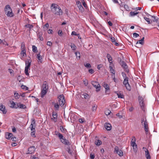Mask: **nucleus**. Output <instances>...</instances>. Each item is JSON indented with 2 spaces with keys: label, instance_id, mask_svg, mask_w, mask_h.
<instances>
[{
  "label": "nucleus",
  "instance_id": "f257e3e1",
  "mask_svg": "<svg viewBox=\"0 0 159 159\" xmlns=\"http://www.w3.org/2000/svg\"><path fill=\"white\" fill-rule=\"evenodd\" d=\"M51 9L52 12L55 14L57 15H61L62 11L60 7L55 4H52Z\"/></svg>",
  "mask_w": 159,
  "mask_h": 159
},
{
  "label": "nucleus",
  "instance_id": "f03ea898",
  "mask_svg": "<svg viewBox=\"0 0 159 159\" xmlns=\"http://www.w3.org/2000/svg\"><path fill=\"white\" fill-rule=\"evenodd\" d=\"M48 89V85L47 82L45 81L41 86L40 95L42 98H43L47 94Z\"/></svg>",
  "mask_w": 159,
  "mask_h": 159
},
{
  "label": "nucleus",
  "instance_id": "7ed1b4c3",
  "mask_svg": "<svg viewBox=\"0 0 159 159\" xmlns=\"http://www.w3.org/2000/svg\"><path fill=\"white\" fill-rule=\"evenodd\" d=\"M55 133L56 135H58L61 142L62 143L65 145H68V146L71 145V143L65 138H64L63 135L61 134L58 133V132H55Z\"/></svg>",
  "mask_w": 159,
  "mask_h": 159
},
{
  "label": "nucleus",
  "instance_id": "20e7f679",
  "mask_svg": "<svg viewBox=\"0 0 159 159\" xmlns=\"http://www.w3.org/2000/svg\"><path fill=\"white\" fill-rule=\"evenodd\" d=\"M141 123L143 126L144 129L145 131L146 134H147L148 131V124L147 121L146 117L143 116L141 119Z\"/></svg>",
  "mask_w": 159,
  "mask_h": 159
},
{
  "label": "nucleus",
  "instance_id": "39448f33",
  "mask_svg": "<svg viewBox=\"0 0 159 159\" xmlns=\"http://www.w3.org/2000/svg\"><path fill=\"white\" fill-rule=\"evenodd\" d=\"M5 14L9 17H11L14 16V14L9 5H6L4 8Z\"/></svg>",
  "mask_w": 159,
  "mask_h": 159
},
{
  "label": "nucleus",
  "instance_id": "423d86ee",
  "mask_svg": "<svg viewBox=\"0 0 159 159\" xmlns=\"http://www.w3.org/2000/svg\"><path fill=\"white\" fill-rule=\"evenodd\" d=\"M31 61L30 59H28L25 61V74L27 75H29V73L28 72V70H30V67L31 65Z\"/></svg>",
  "mask_w": 159,
  "mask_h": 159
},
{
  "label": "nucleus",
  "instance_id": "0eeeda50",
  "mask_svg": "<svg viewBox=\"0 0 159 159\" xmlns=\"http://www.w3.org/2000/svg\"><path fill=\"white\" fill-rule=\"evenodd\" d=\"M123 84L128 90L130 91L131 90V87L129 83L128 78H125V79H124Z\"/></svg>",
  "mask_w": 159,
  "mask_h": 159
},
{
  "label": "nucleus",
  "instance_id": "6e6552de",
  "mask_svg": "<svg viewBox=\"0 0 159 159\" xmlns=\"http://www.w3.org/2000/svg\"><path fill=\"white\" fill-rule=\"evenodd\" d=\"M59 99V102L60 105L62 107L65 103V100L63 95H60L58 97Z\"/></svg>",
  "mask_w": 159,
  "mask_h": 159
},
{
  "label": "nucleus",
  "instance_id": "1a4fd4ad",
  "mask_svg": "<svg viewBox=\"0 0 159 159\" xmlns=\"http://www.w3.org/2000/svg\"><path fill=\"white\" fill-rule=\"evenodd\" d=\"M92 84L96 88L97 91L98 92L100 90V85L98 82L92 81Z\"/></svg>",
  "mask_w": 159,
  "mask_h": 159
},
{
  "label": "nucleus",
  "instance_id": "9d476101",
  "mask_svg": "<svg viewBox=\"0 0 159 159\" xmlns=\"http://www.w3.org/2000/svg\"><path fill=\"white\" fill-rule=\"evenodd\" d=\"M114 151L116 153L118 154L119 156L120 157L123 156V152L119 148L118 146H116L114 148Z\"/></svg>",
  "mask_w": 159,
  "mask_h": 159
},
{
  "label": "nucleus",
  "instance_id": "9b49d317",
  "mask_svg": "<svg viewBox=\"0 0 159 159\" xmlns=\"http://www.w3.org/2000/svg\"><path fill=\"white\" fill-rule=\"evenodd\" d=\"M143 98L142 97L139 96V102L140 106L143 110L144 109V105L143 102Z\"/></svg>",
  "mask_w": 159,
  "mask_h": 159
},
{
  "label": "nucleus",
  "instance_id": "f8f14e48",
  "mask_svg": "<svg viewBox=\"0 0 159 159\" xmlns=\"http://www.w3.org/2000/svg\"><path fill=\"white\" fill-rule=\"evenodd\" d=\"M76 4L79 8L80 11L81 12H83L84 9L82 5L81 2L79 1H77L76 2Z\"/></svg>",
  "mask_w": 159,
  "mask_h": 159
},
{
  "label": "nucleus",
  "instance_id": "ddd939ff",
  "mask_svg": "<svg viewBox=\"0 0 159 159\" xmlns=\"http://www.w3.org/2000/svg\"><path fill=\"white\" fill-rule=\"evenodd\" d=\"M10 107L12 108H17L19 107V104L16 102H15L12 101L10 102Z\"/></svg>",
  "mask_w": 159,
  "mask_h": 159
},
{
  "label": "nucleus",
  "instance_id": "4468645a",
  "mask_svg": "<svg viewBox=\"0 0 159 159\" xmlns=\"http://www.w3.org/2000/svg\"><path fill=\"white\" fill-rule=\"evenodd\" d=\"M143 149L145 150V155L147 159H150L151 157L148 150L145 147H143Z\"/></svg>",
  "mask_w": 159,
  "mask_h": 159
},
{
  "label": "nucleus",
  "instance_id": "2eb2a0df",
  "mask_svg": "<svg viewBox=\"0 0 159 159\" xmlns=\"http://www.w3.org/2000/svg\"><path fill=\"white\" fill-rule=\"evenodd\" d=\"M35 150V147L33 146L30 147L28 149V152L27 153V154H32L34 152Z\"/></svg>",
  "mask_w": 159,
  "mask_h": 159
},
{
  "label": "nucleus",
  "instance_id": "dca6fc26",
  "mask_svg": "<svg viewBox=\"0 0 159 159\" xmlns=\"http://www.w3.org/2000/svg\"><path fill=\"white\" fill-rule=\"evenodd\" d=\"M66 151L68 152L70 154V156H73V154L74 153L73 151V150L71 149L70 146H69L66 148Z\"/></svg>",
  "mask_w": 159,
  "mask_h": 159
},
{
  "label": "nucleus",
  "instance_id": "f3484780",
  "mask_svg": "<svg viewBox=\"0 0 159 159\" xmlns=\"http://www.w3.org/2000/svg\"><path fill=\"white\" fill-rule=\"evenodd\" d=\"M35 127V121L34 120H32L31 124L30 125V128H31V130H34Z\"/></svg>",
  "mask_w": 159,
  "mask_h": 159
},
{
  "label": "nucleus",
  "instance_id": "a211bd4d",
  "mask_svg": "<svg viewBox=\"0 0 159 159\" xmlns=\"http://www.w3.org/2000/svg\"><path fill=\"white\" fill-rule=\"evenodd\" d=\"M121 65L122 67L126 70V71L128 72L129 70L127 69V66L125 62L123 61L121 62Z\"/></svg>",
  "mask_w": 159,
  "mask_h": 159
},
{
  "label": "nucleus",
  "instance_id": "6ab92c4d",
  "mask_svg": "<svg viewBox=\"0 0 159 159\" xmlns=\"http://www.w3.org/2000/svg\"><path fill=\"white\" fill-rule=\"evenodd\" d=\"M146 14L147 15L148 17H149V16H150L151 17L153 18L152 19V20L153 22H157L158 20V18L157 17L155 16H152L151 15H150L148 13H146Z\"/></svg>",
  "mask_w": 159,
  "mask_h": 159
},
{
  "label": "nucleus",
  "instance_id": "aec40b11",
  "mask_svg": "<svg viewBox=\"0 0 159 159\" xmlns=\"http://www.w3.org/2000/svg\"><path fill=\"white\" fill-rule=\"evenodd\" d=\"M107 57L108 59L109 62L110 63V65H112V58L111 56L109 54H107Z\"/></svg>",
  "mask_w": 159,
  "mask_h": 159
},
{
  "label": "nucleus",
  "instance_id": "412c9836",
  "mask_svg": "<svg viewBox=\"0 0 159 159\" xmlns=\"http://www.w3.org/2000/svg\"><path fill=\"white\" fill-rule=\"evenodd\" d=\"M13 136V134L11 133L7 132L5 133V137L7 139H10Z\"/></svg>",
  "mask_w": 159,
  "mask_h": 159
},
{
  "label": "nucleus",
  "instance_id": "4be33fe9",
  "mask_svg": "<svg viewBox=\"0 0 159 159\" xmlns=\"http://www.w3.org/2000/svg\"><path fill=\"white\" fill-rule=\"evenodd\" d=\"M103 86L106 89L105 92L106 93H107V92H109L110 88L107 84L105 83L103 84Z\"/></svg>",
  "mask_w": 159,
  "mask_h": 159
},
{
  "label": "nucleus",
  "instance_id": "5701e85b",
  "mask_svg": "<svg viewBox=\"0 0 159 159\" xmlns=\"http://www.w3.org/2000/svg\"><path fill=\"white\" fill-rule=\"evenodd\" d=\"M104 126L105 129L107 130H110L111 129V125L109 123H106L105 124Z\"/></svg>",
  "mask_w": 159,
  "mask_h": 159
},
{
  "label": "nucleus",
  "instance_id": "b1692460",
  "mask_svg": "<svg viewBox=\"0 0 159 159\" xmlns=\"http://www.w3.org/2000/svg\"><path fill=\"white\" fill-rule=\"evenodd\" d=\"M0 110L2 111L3 113L6 114L7 113V110L5 108L4 106L2 105H0Z\"/></svg>",
  "mask_w": 159,
  "mask_h": 159
},
{
  "label": "nucleus",
  "instance_id": "393cba45",
  "mask_svg": "<svg viewBox=\"0 0 159 159\" xmlns=\"http://www.w3.org/2000/svg\"><path fill=\"white\" fill-rule=\"evenodd\" d=\"M52 114L53 118H52V119L53 120L54 122H56L57 121V114L54 112H52Z\"/></svg>",
  "mask_w": 159,
  "mask_h": 159
},
{
  "label": "nucleus",
  "instance_id": "a878e982",
  "mask_svg": "<svg viewBox=\"0 0 159 159\" xmlns=\"http://www.w3.org/2000/svg\"><path fill=\"white\" fill-rule=\"evenodd\" d=\"M114 65H109V68L110 69V71L111 73H112V75H115V70L113 68Z\"/></svg>",
  "mask_w": 159,
  "mask_h": 159
},
{
  "label": "nucleus",
  "instance_id": "bb28decb",
  "mask_svg": "<svg viewBox=\"0 0 159 159\" xmlns=\"http://www.w3.org/2000/svg\"><path fill=\"white\" fill-rule=\"evenodd\" d=\"M139 13V12L136 11H131L129 13V16L131 17L134 16Z\"/></svg>",
  "mask_w": 159,
  "mask_h": 159
},
{
  "label": "nucleus",
  "instance_id": "cd10ccee",
  "mask_svg": "<svg viewBox=\"0 0 159 159\" xmlns=\"http://www.w3.org/2000/svg\"><path fill=\"white\" fill-rule=\"evenodd\" d=\"M37 58L38 59V62H40V63H42L43 61V59L40 55V53L37 54Z\"/></svg>",
  "mask_w": 159,
  "mask_h": 159
},
{
  "label": "nucleus",
  "instance_id": "c85d7f7f",
  "mask_svg": "<svg viewBox=\"0 0 159 159\" xmlns=\"http://www.w3.org/2000/svg\"><path fill=\"white\" fill-rule=\"evenodd\" d=\"M42 33L41 32H39L37 34V35L39 37V39L40 40L43 41V38L42 36Z\"/></svg>",
  "mask_w": 159,
  "mask_h": 159
},
{
  "label": "nucleus",
  "instance_id": "c756f323",
  "mask_svg": "<svg viewBox=\"0 0 159 159\" xmlns=\"http://www.w3.org/2000/svg\"><path fill=\"white\" fill-rule=\"evenodd\" d=\"M111 41L113 43H114L115 44V45L116 46H117L119 45V44L118 43H117L116 42V40L114 38V37L111 38Z\"/></svg>",
  "mask_w": 159,
  "mask_h": 159
},
{
  "label": "nucleus",
  "instance_id": "7c9ffc66",
  "mask_svg": "<svg viewBox=\"0 0 159 159\" xmlns=\"http://www.w3.org/2000/svg\"><path fill=\"white\" fill-rule=\"evenodd\" d=\"M115 93L117 94L119 98H124L123 95L121 94L120 92H115Z\"/></svg>",
  "mask_w": 159,
  "mask_h": 159
},
{
  "label": "nucleus",
  "instance_id": "2f4dec72",
  "mask_svg": "<svg viewBox=\"0 0 159 159\" xmlns=\"http://www.w3.org/2000/svg\"><path fill=\"white\" fill-rule=\"evenodd\" d=\"M21 51H26L25 47L24 42H22L21 46Z\"/></svg>",
  "mask_w": 159,
  "mask_h": 159
},
{
  "label": "nucleus",
  "instance_id": "473e14b6",
  "mask_svg": "<svg viewBox=\"0 0 159 159\" xmlns=\"http://www.w3.org/2000/svg\"><path fill=\"white\" fill-rule=\"evenodd\" d=\"M82 98L85 99H88L89 98V96L86 93H85L82 94Z\"/></svg>",
  "mask_w": 159,
  "mask_h": 159
},
{
  "label": "nucleus",
  "instance_id": "72a5a7b5",
  "mask_svg": "<svg viewBox=\"0 0 159 159\" xmlns=\"http://www.w3.org/2000/svg\"><path fill=\"white\" fill-rule=\"evenodd\" d=\"M31 130V136L35 138V137L36 136L35 135V129H34H34Z\"/></svg>",
  "mask_w": 159,
  "mask_h": 159
},
{
  "label": "nucleus",
  "instance_id": "f704fd0d",
  "mask_svg": "<svg viewBox=\"0 0 159 159\" xmlns=\"http://www.w3.org/2000/svg\"><path fill=\"white\" fill-rule=\"evenodd\" d=\"M26 51H21V53H20V55L22 57H26Z\"/></svg>",
  "mask_w": 159,
  "mask_h": 159
},
{
  "label": "nucleus",
  "instance_id": "c9c22d12",
  "mask_svg": "<svg viewBox=\"0 0 159 159\" xmlns=\"http://www.w3.org/2000/svg\"><path fill=\"white\" fill-rule=\"evenodd\" d=\"M144 37H143L141 40H140L137 41V44L138 43H140V44H143L144 43Z\"/></svg>",
  "mask_w": 159,
  "mask_h": 159
},
{
  "label": "nucleus",
  "instance_id": "e433bc0d",
  "mask_svg": "<svg viewBox=\"0 0 159 159\" xmlns=\"http://www.w3.org/2000/svg\"><path fill=\"white\" fill-rule=\"evenodd\" d=\"M144 18L146 20V21L147 22L148 24H150L151 23L152 21L149 18L146 17H144Z\"/></svg>",
  "mask_w": 159,
  "mask_h": 159
},
{
  "label": "nucleus",
  "instance_id": "4c0bfd02",
  "mask_svg": "<svg viewBox=\"0 0 159 159\" xmlns=\"http://www.w3.org/2000/svg\"><path fill=\"white\" fill-rule=\"evenodd\" d=\"M95 144L97 146H99L102 144V142L101 140H98L97 141L95 142Z\"/></svg>",
  "mask_w": 159,
  "mask_h": 159
},
{
  "label": "nucleus",
  "instance_id": "58836bf2",
  "mask_svg": "<svg viewBox=\"0 0 159 159\" xmlns=\"http://www.w3.org/2000/svg\"><path fill=\"white\" fill-rule=\"evenodd\" d=\"M32 51L34 52H37L38 51L37 47L35 45H33L32 46Z\"/></svg>",
  "mask_w": 159,
  "mask_h": 159
},
{
  "label": "nucleus",
  "instance_id": "ea45409f",
  "mask_svg": "<svg viewBox=\"0 0 159 159\" xmlns=\"http://www.w3.org/2000/svg\"><path fill=\"white\" fill-rule=\"evenodd\" d=\"M14 95L16 99H19L20 97L19 94L18 93H16V92H15L14 93Z\"/></svg>",
  "mask_w": 159,
  "mask_h": 159
},
{
  "label": "nucleus",
  "instance_id": "a19ab883",
  "mask_svg": "<svg viewBox=\"0 0 159 159\" xmlns=\"http://www.w3.org/2000/svg\"><path fill=\"white\" fill-rule=\"evenodd\" d=\"M19 105V108H21V109H25L26 107V106L25 105H24L23 104H20Z\"/></svg>",
  "mask_w": 159,
  "mask_h": 159
},
{
  "label": "nucleus",
  "instance_id": "79ce46f5",
  "mask_svg": "<svg viewBox=\"0 0 159 159\" xmlns=\"http://www.w3.org/2000/svg\"><path fill=\"white\" fill-rule=\"evenodd\" d=\"M49 26V24L48 23H46L44 26L43 28L44 30H46L48 29V28Z\"/></svg>",
  "mask_w": 159,
  "mask_h": 159
},
{
  "label": "nucleus",
  "instance_id": "37998d69",
  "mask_svg": "<svg viewBox=\"0 0 159 159\" xmlns=\"http://www.w3.org/2000/svg\"><path fill=\"white\" fill-rule=\"evenodd\" d=\"M55 109L56 110H58L59 109V106L57 103H55L54 104Z\"/></svg>",
  "mask_w": 159,
  "mask_h": 159
},
{
  "label": "nucleus",
  "instance_id": "c03bdc74",
  "mask_svg": "<svg viewBox=\"0 0 159 159\" xmlns=\"http://www.w3.org/2000/svg\"><path fill=\"white\" fill-rule=\"evenodd\" d=\"M70 47L73 50H75L76 49V47L75 45L72 43H71Z\"/></svg>",
  "mask_w": 159,
  "mask_h": 159
},
{
  "label": "nucleus",
  "instance_id": "a18cd8bd",
  "mask_svg": "<svg viewBox=\"0 0 159 159\" xmlns=\"http://www.w3.org/2000/svg\"><path fill=\"white\" fill-rule=\"evenodd\" d=\"M25 26L26 28H29V29H31L33 27V26L32 25L29 24L26 25Z\"/></svg>",
  "mask_w": 159,
  "mask_h": 159
},
{
  "label": "nucleus",
  "instance_id": "49530a36",
  "mask_svg": "<svg viewBox=\"0 0 159 159\" xmlns=\"http://www.w3.org/2000/svg\"><path fill=\"white\" fill-rule=\"evenodd\" d=\"M111 113V111L108 109L106 110L105 111V114L107 116L109 115Z\"/></svg>",
  "mask_w": 159,
  "mask_h": 159
},
{
  "label": "nucleus",
  "instance_id": "de8ad7c7",
  "mask_svg": "<svg viewBox=\"0 0 159 159\" xmlns=\"http://www.w3.org/2000/svg\"><path fill=\"white\" fill-rule=\"evenodd\" d=\"M122 75L123 76V78L124 79H125V78H128V77H127L126 76V74L124 72H122Z\"/></svg>",
  "mask_w": 159,
  "mask_h": 159
},
{
  "label": "nucleus",
  "instance_id": "09e8293b",
  "mask_svg": "<svg viewBox=\"0 0 159 159\" xmlns=\"http://www.w3.org/2000/svg\"><path fill=\"white\" fill-rule=\"evenodd\" d=\"M136 142V138L134 136H133L132 139L131 143H135Z\"/></svg>",
  "mask_w": 159,
  "mask_h": 159
},
{
  "label": "nucleus",
  "instance_id": "8fccbe9b",
  "mask_svg": "<svg viewBox=\"0 0 159 159\" xmlns=\"http://www.w3.org/2000/svg\"><path fill=\"white\" fill-rule=\"evenodd\" d=\"M21 87L22 89H25V90H27L28 89V88L24 85H22L21 86Z\"/></svg>",
  "mask_w": 159,
  "mask_h": 159
},
{
  "label": "nucleus",
  "instance_id": "3c124183",
  "mask_svg": "<svg viewBox=\"0 0 159 159\" xmlns=\"http://www.w3.org/2000/svg\"><path fill=\"white\" fill-rule=\"evenodd\" d=\"M81 2H82V4L83 5V6L85 7L86 8L87 7V5L84 2V0H82Z\"/></svg>",
  "mask_w": 159,
  "mask_h": 159
},
{
  "label": "nucleus",
  "instance_id": "603ef678",
  "mask_svg": "<svg viewBox=\"0 0 159 159\" xmlns=\"http://www.w3.org/2000/svg\"><path fill=\"white\" fill-rule=\"evenodd\" d=\"M97 106L95 105H94L92 106V110L93 111H94L96 110Z\"/></svg>",
  "mask_w": 159,
  "mask_h": 159
},
{
  "label": "nucleus",
  "instance_id": "864d4df0",
  "mask_svg": "<svg viewBox=\"0 0 159 159\" xmlns=\"http://www.w3.org/2000/svg\"><path fill=\"white\" fill-rule=\"evenodd\" d=\"M124 7L126 11H128L129 10V7L126 4H125L124 5Z\"/></svg>",
  "mask_w": 159,
  "mask_h": 159
},
{
  "label": "nucleus",
  "instance_id": "5fc2aeb1",
  "mask_svg": "<svg viewBox=\"0 0 159 159\" xmlns=\"http://www.w3.org/2000/svg\"><path fill=\"white\" fill-rule=\"evenodd\" d=\"M85 66L88 68H90L91 67V65L89 63H87L84 65Z\"/></svg>",
  "mask_w": 159,
  "mask_h": 159
},
{
  "label": "nucleus",
  "instance_id": "6e6d98bb",
  "mask_svg": "<svg viewBox=\"0 0 159 159\" xmlns=\"http://www.w3.org/2000/svg\"><path fill=\"white\" fill-rule=\"evenodd\" d=\"M83 83L85 86H87L88 84V83L87 81L86 80H83Z\"/></svg>",
  "mask_w": 159,
  "mask_h": 159
},
{
  "label": "nucleus",
  "instance_id": "4d7b16f0",
  "mask_svg": "<svg viewBox=\"0 0 159 159\" xmlns=\"http://www.w3.org/2000/svg\"><path fill=\"white\" fill-rule=\"evenodd\" d=\"M133 149L134 152H136L137 150V146L133 147Z\"/></svg>",
  "mask_w": 159,
  "mask_h": 159
},
{
  "label": "nucleus",
  "instance_id": "13d9d810",
  "mask_svg": "<svg viewBox=\"0 0 159 159\" xmlns=\"http://www.w3.org/2000/svg\"><path fill=\"white\" fill-rule=\"evenodd\" d=\"M71 35L78 36L79 35V34H77L75 31H73L71 33Z\"/></svg>",
  "mask_w": 159,
  "mask_h": 159
},
{
  "label": "nucleus",
  "instance_id": "bf43d9fd",
  "mask_svg": "<svg viewBox=\"0 0 159 159\" xmlns=\"http://www.w3.org/2000/svg\"><path fill=\"white\" fill-rule=\"evenodd\" d=\"M139 36V34L136 33H134L133 34V36L134 38H136Z\"/></svg>",
  "mask_w": 159,
  "mask_h": 159
},
{
  "label": "nucleus",
  "instance_id": "052dcab7",
  "mask_svg": "<svg viewBox=\"0 0 159 159\" xmlns=\"http://www.w3.org/2000/svg\"><path fill=\"white\" fill-rule=\"evenodd\" d=\"M89 72L91 74H92L94 72V71L93 69H90L89 70Z\"/></svg>",
  "mask_w": 159,
  "mask_h": 159
},
{
  "label": "nucleus",
  "instance_id": "680f3d73",
  "mask_svg": "<svg viewBox=\"0 0 159 159\" xmlns=\"http://www.w3.org/2000/svg\"><path fill=\"white\" fill-rule=\"evenodd\" d=\"M13 141H16V138L15 137L12 136L11 138V139Z\"/></svg>",
  "mask_w": 159,
  "mask_h": 159
},
{
  "label": "nucleus",
  "instance_id": "e2e57ef3",
  "mask_svg": "<svg viewBox=\"0 0 159 159\" xmlns=\"http://www.w3.org/2000/svg\"><path fill=\"white\" fill-rule=\"evenodd\" d=\"M63 34L61 30H59L58 32V35L61 36L62 35V34Z\"/></svg>",
  "mask_w": 159,
  "mask_h": 159
},
{
  "label": "nucleus",
  "instance_id": "0e129e2a",
  "mask_svg": "<svg viewBox=\"0 0 159 159\" xmlns=\"http://www.w3.org/2000/svg\"><path fill=\"white\" fill-rule=\"evenodd\" d=\"M111 76L113 77V80L115 82H116V80L115 77V75H112Z\"/></svg>",
  "mask_w": 159,
  "mask_h": 159
},
{
  "label": "nucleus",
  "instance_id": "69168bd1",
  "mask_svg": "<svg viewBox=\"0 0 159 159\" xmlns=\"http://www.w3.org/2000/svg\"><path fill=\"white\" fill-rule=\"evenodd\" d=\"M60 129L62 132H64V129L62 126H60Z\"/></svg>",
  "mask_w": 159,
  "mask_h": 159
},
{
  "label": "nucleus",
  "instance_id": "338daca9",
  "mask_svg": "<svg viewBox=\"0 0 159 159\" xmlns=\"http://www.w3.org/2000/svg\"><path fill=\"white\" fill-rule=\"evenodd\" d=\"M52 44V43L50 41H48L47 43V45L48 46H51Z\"/></svg>",
  "mask_w": 159,
  "mask_h": 159
},
{
  "label": "nucleus",
  "instance_id": "774afa93",
  "mask_svg": "<svg viewBox=\"0 0 159 159\" xmlns=\"http://www.w3.org/2000/svg\"><path fill=\"white\" fill-rule=\"evenodd\" d=\"M90 158L91 159H94L95 157L94 155L93 154H91L90 155Z\"/></svg>",
  "mask_w": 159,
  "mask_h": 159
}]
</instances>
